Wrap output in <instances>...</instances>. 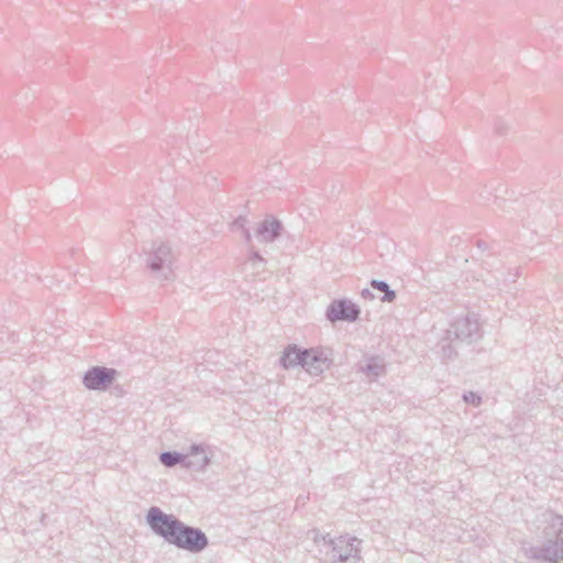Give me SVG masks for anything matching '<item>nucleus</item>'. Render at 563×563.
<instances>
[{
  "mask_svg": "<svg viewBox=\"0 0 563 563\" xmlns=\"http://www.w3.org/2000/svg\"><path fill=\"white\" fill-rule=\"evenodd\" d=\"M146 522L155 534L180 550L200 553L209 545V539L201 529L184 523L158 507L148 509Z\"/></svg>",
  "mask_w": 563,
  "mask_h": 563,
  "instance_id": "obj_1",
  "label": "nucleus"
},
{
  "mask_svg": "<svg viewBox=\"0 0 563 563\" xmlns=\"http://www.w3.org/2000/svg\"><path fill=\"white\" fill-rule=\"evenodd\" d=\"M482 338L481 324L476 316L455 319L438 343L443 360H453L457 355L460 343L472 344Z\"/></svg>",
  "mask_w": 563,
  "mask_h": 563,
  "instance_id": "obj_2",
  "label": "nucleus"
},
{
  "mask_svg": "<svg viewBox=\"0 0 563 563\" xmlns=\"http://www.w3.org/2000/svg\"><path fill=\"white\" fill-rule=\"evenodd\" d=\"M312 539L318 547L320 555H324L331 563L357 560L361 540L355 537L340 536L336 539L322 536L318 530H312Z\"/></svg>",
  "mask_w": 563,
  "mask_h": 563,
  "instance_id": "obj_3",
  "label": "nucleus"
},
{
  "mask_svg": "<svg viewBox=\"0 0 563 563\" xmlns=\"http://www.w3.org/2000/svg\"><path fill=\"white\" fill-rule=\"evenodd\" d=\"M551 529L554 530L555 539H549L542 545H531L525 549L527 558L536 561L559 563L563 561V517L551 516Z\"/></svg>",
  "mask_w": 563,
  "mask_h": 563,
  "instance_id": "obj_4",
  "label": "nucleus"
},
{
  "mask_svg": "<svg viewBox=\"0 0 563 563\" xmlns=\"http://www.w3.org/2000/svg\"><path fill=\"white\" fill-rule=\"evenodd\" d=\"M144 254L146 265L152 273L158 274L164 279L172 276L177 255L168 242L154 241L144 250Z\"/></svg>",
  "mask_w": 563,
  "mask_h": 563,
  "instance_id": "obj_5",
  "label": "nucleus"
},
{
  "mask_svg": "<svg viewBox=\"0 0 563 563\" xmlns=\"http://www.w3.org/2000/svg\"><path fill=\"white\" fill-rule=\"evenodd\" d=\"M118 372L106 366H93L89 368L82 378V384L90 390H107L114 382Z\"/></svg>",
  "mask_w": 563,
  "mask_h": 563,
  "instance_id": "obj_6",
  "label": "nucleus"
},
{
  "mask_svg": "<svg viewBox=\"0 0 563 563\" xmlns=\"http://www.w3.org/2000/svg\"><path fill=\"white\" fill-rule=\"evenodd\" d=\"M325 316L329 321H355L360 316V309L356 305L346 299L334 300L328 307Z\"/></svg>",
  "mask_w": 563,
  "mask_h": 563,
  "instance_id": "obj_7",
  "label": "nucleus"
},
{
  "mask_svg": "<svg viewBox=\"0 0 563 563\" xmlns=\"http://www.w3.org/2000/svg\"><path fill=\"white\" fill-rule=\"evenodd\" d=\"M303 365L310 375L318 376L327 371L331 365L329 356L320 350H303Z\"/></svg>",
  "mask_w": 563,
  "mask_h": 563,
  "instance_id": "obj_8",
  "label": "nucleus"
},
{
  "mask_svg": "<svg viewBox=\"0 0 563 563\" xmlns=\"http://www.w3.org/2000/svg\"><path fill=\"white\" fill-rule=\"evenodd\" d=\"M283 230L282 222L268 216L257 224L255 238L262 243H271L282 235Z\"/></svg>",
  "mask_w": 563,
  "mask_h": 563,
  "instance_id": "obj_9",
  "label": "nucleus"
},
{
  "mask_svg": "<svg viewBox=\"0 0 563 563\" xmlns=\"http://www.w3.org/2000/svg\"><path fill=\"white\" fill-rule=\"evenodd\" d=\"M208 446L202 444H192L189 448L188 457L186 459V468L202 472L210 463V457L207 453Z\"/></svg>",
  "mask_w": 563,
  "mask_h": 563,
  "instance_id": "obj_10",
  "label": "nucleus"
},
{
  "mask_svg": "<svg viewBox=\"0 0 563 563\" xmlns=\"http://www.w3.org/2000/svg\"><path fill=\"white\" fill-rule=\"evenodd\" d=\"M385 362L379 356H372L358 364V371L364 373L369 380H375L385 373Z\"/></svg>",
  "mask_w": 563,
  "mask_h": 563,
  "instance_id": "obj_11",
  "label": "nucleus"
},
{
  "mask_svg": "<svg viewBox=\"0 0 563 563\" xmlns=\"http://www.w3.org/2000/svg\"><path fill=\"white\" fill-rule=\"evenodd\" d=\"M303 350H299L296 345H289L280 356V365L288 369L290 367H295L303 365Z\"/></svg>",
  "mask_w": 563,
  "mask_h": 563,
  "instance_id": "obj_12",
  "label": "nucleus"
},
{
  "mask_svg": "<svg viewBox=\"0 0 563 563\" xmlns=\"http://www.w3.org/2000/svg\"><path fill=\"white\" fill-rule=\"evenodd\" d=\"M188 456L175 451L163 452L159 455V462L166 467H173L177 464H183L186 467V459Z\"/></svg>",
  "mask_w": 563,
  "mask_h": 563,
  "instance_id": "obj_13",
  "label": "nucleus"
},
{
  "mask_svg": "<svg viewBox=\"0 0 563 563\" xmlns=\"http://www.w3.org/2000/svg\"><path fill=\"white\" fill-rule=\"evenodd\" d=\"M371 286L373 289H376L384 294L382 297V301L384 302H393L396 299V292L390 289L389 285L384 280L373 279L371 282Z\"/></svg>",
  "mask_w": 563,
  "mask_h": 563,
  "instance_id": "obj_14",
  "label": "nucleus"
},
{
  "mask_svg": "<svg viewBox=\"0 0 563 563\" xmlns=\"http://www.w3.org/2000/svg\"><path fill=\"white\" fill-rule=\"evenodd\" d=\"M500 276H496V286L499 288L500 286H507L509 283H515L516 278L519 276V269H516L514 274L508 273L507 276L504 272L499 273Z\"/></svg>",
  "mask_w": 563,
  "mask_h": 563,
  "instance_id": "obj_15",
  "label": "nucleus"
},
{
  "mask_svg": "<svg viewBox=\"0 0 563 563\" xmlns=\"http://www.w3.org/2000/svg\"><path fill=\"white\" fill-rule=\"evenodd\" d=\"M463 400L466 402V404H471L473 405L474 407H477L481 405L482 402V397L473 391H467L463 395Z\"/></svg>",
  "mask_w": 563,
  "mask_h": 563,
  "instance_id": "obj_16",
  "label": "nucleus"
},
{
  "mask_svg": "<svg viewBox=\"0 0 563 563\" xmlns=\"http://www.w3.org/2000/svg\"><path fill=\"white\" fill-rule=\"evenodd\" d=\"M247 224V219L245 217H239L232 223V230H244Z\"/></svg>",
  "mask_w": 563,
  "mask_h": 563,
  "instance_id": "obj_17",
  "label": "nucleus"
},
{
  "mask_svg": "<svg viewBox=\"0 0 563 563\" xmlns=\"http://www.w3.org/2000/svg\"><path fill=\"white\" fill-rule=\"evenodd\" d=\"M250 261L252 262H264V258L257 251H252L250 255Z\"/></svg>",
  "mask_w": 563,
  "mask_h": 563,
  "instance_id": "obj_18",
  "label": "nucleus"
},
{
  "mask_svg": "<svg viewBox=\"0 0 563 563\" xmlns=\"http://www.w3.org/2000/svg\"><path fill=\"white\" fill-rule=\"evenodd\" d=\"M361 296L364 298V299H373L374 298V295L372 294V291L369 289H363L361 291Z\"/></svg>",
  "mask_w": 563,
  "mask_h": 563,
  "instance_id": "obj_19",
  "label": "nucleus"
},
{
  "mask_svg": "<svg viewBox=\"0 0 563 563\" xmlns=\"http://www.w3.org/2000/svg\"><path fill=\"white\" fill-rule=\"evenodd\" d=\"M242 233H243V236H244L245 241L247 243H250L251 240H252V235H251L250 230L247 228H245L244 230H242Z\"/></svg>",
  "mask_w": 563,
  "mask_h": 563,
  "instance_id": "obj_20",
  "label": "nucleus"
}]
</instances>
